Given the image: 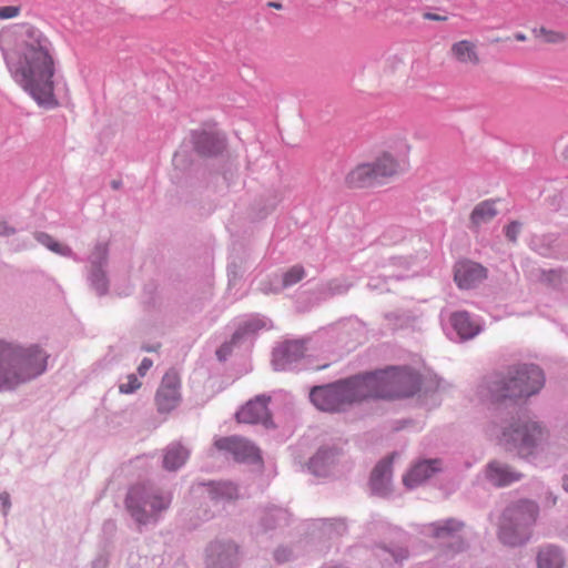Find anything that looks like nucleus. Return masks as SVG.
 <instances>
[{"label": "nucleus", "instance_id": "nucleus-20", "mask_svg": "<svg viewBox=\"0 0 568 568\" xmlns=\"http://www.w3.org/2000/svg\"><path fill=\"white\" fill-rule=\"evenodd\" d=\"M196 149L203 155H213L222 151L224 140L217 134L203 132L196 139Z\"/></svg>", "mask_w": 568, "mask_h": 568}, {"label": "nucleus", "instance_id": "nucleus-43", "mask_svg": "<svg viewBox=\"0 0 568 568\" xmlns=\"http://www.w3.org/2000/svg\"><path fill=\"white\" fill-rule=\"evenodd\" d=\"M432 18H433V19H435V20H439V19H440V18H439V17H437V16H432Z\"/></svg>", "mask_w": 568, "mask_h": 568}, {"label": "nucleus", "instance_id": "nucleus-37", "mask_svg": "<svg viewBox=\"0 0 568 568\" xmlns=\"http://www.w3.org/2000/svg\"><path fill=\"white\" fill-rule=\"evenodd\" d=\"M153 362L150 358H143L140 366L138 367V372L141 376H144L148 371L152 367Z\"/></svg>", "mask_w": 568, "mask_h": 568}, {"label": "nucleus", "instance_id": "nucleus-22", "mask_svg": "<svg viewBox=\"0 0 568 568\" xmlns=\"http://www.w3.org/2000/svg\"><path fill=\"white\" fill-rule=\"evenodd\" d=\"M236 554L237 547L232 544H213L210 547V557H212L213 565L231 564Z\"/></svg>", "mask_w": 568, "mask_h": 568}, {"label": "nucleus", "instance_id": "nucleus-13", "mask_svg": "<svg viewBox=\"0 0 568 568\" xmlns=\"http://www.w3.org/2000/svg\"><path fill=\"white\" fill-rule=\"evenodd\" d=\"M439 470V460H424L417 463L403 478L404 485L414 488Z\"/></svg>", "mask_w": 568, "mask_h": 568}, {"label": "nucleus", "instance_id": "nucleus-42", "mask_svg": "<svg viewBox=\"0 0 568 568\" xmlns=\"http://www.w3.org/2000/svg\"><path fill=\"white\" fill-rule=\"evenodd\" d=\"M0 498L2 499L3 504H7L9 496L3 495V496H0Z\"/></svg>", "mask_w": 568, "mask_h": 568}, {"label": "nucleus", "instance_id": "nucleus-35", "mask_svg": "<svg viewBox=\"0 0 568 568\" xmlns=\"http://www.w3.org/2000/svg\"><path fill=\"white\" fill-rule=\"evenodd\" d=\"M179 385H180L179 377H178L176 373H174V372L166 373L164 375V377L162 379V384H161V386H170L178 390H179Z\"/></svg>", "mask_w": 568, "mask_h": 568}, {"label": "nucleus", "instance_id": "nucleus-19", "mask_svg": "<svg viewBox=\"0 0 568 568\" xmlns=\"http://www.w3.org/2000/svg\"><path fill=\"white\" fill-rule=\"evenodd\" d=\"M452 324L457 334L464 338H471L479 332V326L470 320L467 312H458L452 316Z\"/></svg>", "mask_w": 568, "mask_h": 568}, {"label": "nucleus", "instance_id": "nucleus-39", "mask_svg": "<svg viewBox=\"0 0 568 568\" xmlns=\"http://www.w3.org/2000/svg\"><path fill=\"white\" fill-rule=\"evenodd\" d=\"M267 6L277 10H281L283 8L282 3L273 1L268 2Z\"/></svg>", "mask_w": 568, "mask_h": 568}, {"label": "nucleus", "instance_id": "nucleus-8", "mask_svg": "<svg viewBox=\"0 0 568 568\" xmlns=\"http://www.w3.org/2000/svg\"><path fill=\"white\" fill-rule=\"evenodd\" d=\"M170 501V497L150 495L145 487L139 486L133 487L129 491L126 497V507L138 523L145 524L150 517L163 509H166Z\"/></svg>", "mask_w": 568, "mask_h": 568}, {"label": "nucleus", "instance_id": "nucleus-18", "mask_svg": "<svg viewBox=\"0 0 568 568\" xmlns=\"http://www.w3.org/2000/svg\"><path fill=\"white\" fill-rule=\"evenodd\" d=\"M189 450L179 443L171 444L165 450L163 466L168 470L180 468L189 458Z\"/></svg>", "mask_w": 568, "mask_h": 568}, {"label": "nucleus", "instance_id": "nucleus-4", "mask_svg": "<svg viewBox=\"0 0 568 568\" xmlns=\"http://www.w3.org/2000/svg\"><path fill=\"white\" fill-rule=\"evenodd\" d=\"M544 374L536 365L511 367L490 386L491 399L496 403L529 397L544 386Z\"/></svg>", "mask_w": 568, "mask_h": 568}, {"label": "nucleus", "instance_id": "nucleus-38", "mask_svg": "<svg viewBox=\"0 0 568 568\" xmlns=\"http://www.w3.org/2000/svg\"><path fill=\"white\" fill-rule=\"evenodd\" d=\"M290 556V552L286 549H277L275 552V559L278 562L285 561Z\"/></svg>", "mask_w": 568, "mask_h": 568}, {"label": "nucleus", "instance_id": "nucleus-36", "mask_svg": "<svg viewBox=\"0 0 568 568\" xmlns=\"http://www.w3.org/2000/svg\"><path fill=\"white\" fill-rule=\"evenodd\" d=\"M506 236L511 242H515L517 240V236L520 232V224L518 222H511L506 226Z\"/></svg>", "mask_w": 568, "mask_h": 568}, {"label": "nucleus", "instance_id": "nucleus-3", "mask_svg": "<svg viewBox=\"0 0 568 568\" xmlns=\"http://www.w3.org/2000/svg\"><path fill=\"white\" fill-rule=\"evenodd\" d=\"M363 399H394L414 395L420 385L419 375L407 367H388L358 375Z\"/></svg>", "mask_w": 568, "mask_h": 568}, {"label": "nucleus", "instance_id": "nucleus-25", "mask_svg": "<svg viewBox=\"0 0 568 568\" xmlns=\"http://www.w3.org/2000/svg\"><path fill=\"white\" fill-rule=\"evenodd\" d=\"M537 564L538 568H561L564 561L558 549L548 547L540 550Z\"/></svg>", "mask_w": 568, "mask_h": 568}, {"label": "nucleus", "instance_id": "nucleus-34", "mask_svg": "<svg viewBox=\"0 0 568 568\" xmlns=\"http://www.w3.org/2000/svg\"><path fill=\"white\" fill-rule=\"evenodd\" d=\"M332 453L328 450H320L310 462L311 467L316 471L317 468L324 464L329 457Z\"/></svg>", "mask_w": 568, "mask_h": 568}, {"label": "nucleus", "instance_id": "nucleus-33", "mask_svg": "<svg viewBox=\"0 0 568 568\" xmlns=\"http://www.w3.org/2000/svg\"><path fill=\"white\" fill-rule=\"evenodd\" d=\"M21 13L20 6H4L0 7V20H8L17 18Z\"/></svg>", "mask_w": 568, "mask_h": 568}, {"label": "nucleus", "instance_id": "nucleus-29", "mask_svg": "<svg viewBox=\"0 0 568 568\" xmlns=\"http://www.w3.org/2000/svg\"><path fill=\"white\" fill-rule=\"evenodd\" d=\"M404 67V61L397 55H393L385 61L384 73L389 77L398 75Z\"/></svg>", "mask_w": 568, "mask_h": 568}, {"label": "nucleus", "instance_id": "nucleus-31", "mask_svg": "<svg viewBox=\"0 0 568 568\" xmlns=\"http://www.w3.org/2000/svg\"><path fill=\"white\" fill-rule=\"evenodd\" d=\"M141 387V382L133 374L126 377V382L119 386V389L123 394H131Z\"/></svg>", "mask_w": 568, "mask_h": 568}, {"label": "nucleus", "instance_id": "nucleus-7", "mask_svg": "<svg viewBox=\"0 0 568 568\" xmlns=\"http://www.w3.org/2000/svg\"><path fill=\"white\" fill-rule=\"evenodd\" d=\"M542 437L544 432L536 422L518 419L504 428L499 444L506 450H516L518 455L525 457L531 454L532 448Z\"/></svg>", "mask_w": 568, "mask_h": 568}, {"label": "nucleus", "instance_id": "nucleus-26", "mask_svg": "<svg viewBox=\"0 0 568 568\" xmlns=\"http://www.w3.org/2000/svg\"><path fill=\"white\" fill-rule=\"evenodd\" d=\"M532 33H534L535 38L540 39L545 43H549V44L561 43V42H565L567 39V36L564 32L557 31V30H550V29H547L544 27H541L539 29H534Z\"/></svg>", "mask_w": 568, "mask_h": 568}, {"label": "nucleus", "instance_id": "nucleus-11", "mask_svg": "<svg viewBox=\"0 0 568 568\" xmlns=\"http://www.w3.org/2000/svg\"><path fill=\"white\" fill-rule=\"evenodd\" d=\"M487 276L486 268L481 265L463 261L455 266V282L459 288L468 290L476 286Z\"/></svg>", "mask_w": 568, "mask_h": 568}, {"label": "nucleus", "instance_id": "nucleus-17", "mask_svg": "<svg viewBox=\"0 0 568 568\" xmlns=\"http://www.w3.org/2000/svg\"><path fill=\"white\" fill-rule=\"evenodd\" d=\"M392 473V460H383L377 464L372 471L371 487L372 490L378 495H384L387 491L389 478Z\"/></svg>", "mask_w": 568, "mask_h": 568}, {"label": "nucleus", "instance_id": "nucleus-30", "mask_svg": "<svg viewBox=\"0 0 568 568\" xmlns=\"http://www.w3.org/2000/svg\"><path fill=\"white\" fill-rule=\"evenodd\" d=\"M305 275V271L300 265L292 266L283 276V285L291 286L300 282Z\"/></svg>", "mask_w": 568, "mask_h": 568}, {"label": "nucleus", "instance_id": "nucleus-24", "mask_svg": "<svg viewBox=\"0 0 568 568\" xmlns=\"http://www.w3.org/2000/svg\"><path fill=\"white\" fill-rule=\"evenodd\" d=\"M305 346L301 341L285 342L283 346L276 351L275 358L282 357L287 362L297 361L304 355Z\"/></svg>", "mask_w": 568, "mask_h": 568}, {"label": "nucleus", "instance_id": "nucleus-41", "mask_svg": "<svg viewBox=\"0 0 568 568\" xmlns=\"http://www.w3.org/2000/svg\"><path fill=\"white\" fill-rule=\"evenodd\" d=\"M562 486H564L565 490L568 491V476L564 478Z\"/></svg>", "mask_w": 568, "mask_h": 568}, {"label": "nucleus", "instance_id": "nucleus-14", "mask_svg": "<svg viewBox=\"0 0 568 568\" xmlns=\"http://www.w3.org/2000/svg\"><path fill=\"white\" fill-rule=\"evenodd\" d=\"M450 55L460 64L475 67L480 63L477 45L469 40H460L453 43L450 47Z\"/></svg>", "mask_w": 568, "mask_h": 568}, {"label": "nucleus", "instance_id": "nucleus-32", "mask_svg": "<svg viewBox=\"0 0 568 568\" xmlns=\"http://www.w3.org/2000/svg\"><path fill=\"white\" fill-rule=\"evenodd\" d=\"M217 496L233 499L237 496L236 487L231 483H223L217 485Z\"/></svg>", "mask_w": 568, "mask_h": 568}, {"label": "nucleus", "instance_id": "nucleus-27", "mask_svg": "<svg viewBox=\"0 0 568 568\" xmlns=\"http://www.w3.org/2000/svg\"><path fill=\"white\" fill-rule=\"evenodd\" d=\"M38 241L47 246L49 250H51L54 253L61 254L63 256H70L72 254V250L63 245L57 241H54L50 235L40 233L37 235Z\"/></svg>", "mask_w": 568, "mask_h": 568}, {"label": "nucleus", "instance_id": "nucleus-6", "mask_svg": "<svg viewBox=\"0 0 568 568\" xmlns=\"http://www.w3.org/2000/svg\"><path fill=\"white\" fill-rule=\"evenodd\" d=\"M538 507L534 501L524 500L508 507L500 523V540L510 546L528 539V528L535 523Z\"/></svg>", "mask_w": 568, "mask_h": 568}, {"label": "nucleus", "instance_id": "nucleus-21", "mask_svg": "<svg viewBox=\"0 0 568 568\" xmlns=\"http://www.w3.org/2000/svg\"><path fill=\"white\" fill-rule=\"evenodd\" d=\"M155 402L160 412L168 413L178 406L180 402V393L173 387L160 386Z\"/></svg>", "mask_w": 568, "mask_h": 568}, {"label": "nucleus", "instance_id": "nucleus-16", "mask_svg": "<svg viewBox=\"0 0 568 568\" xmlns=\"http://www.w3.org/2000/svg\"><path fill=\"white\" fill-rule=\"evenodd\" d=\"M369 164L378 183L396 175L400 170L399 162L388 152L382 153Z\"/></svg>", "mask_w": 568, "mask_h": 568}, {"label": "nucleus", "instance_id": "nucleus-40", "mask_svg": "<svg viewBox=\"0 0 568 568\" xmlns=\"http://www.w3.org/2000/svg\"><path fill=\"white\" fill-rule=\"evenodd\" d=\"M515 39L517 41H526L527 38H526V36L524 33H516L515 34Z\"/></svg>", "mask_w": 568, "mask_h": 568}, {"label": "nucleus", "instance_id": "nucleus-9", "mask_svg": "<svg viewBox=\"0 0 568 568\" xmlns=\"http://www.w3.org/2000/svg\"><path fill=\"white\" fill-rule=\"evenodd\" d=\"M219 450L230 453L237 462H258V449L241 437L230 436L217 438L214 443Z\"/></svg>", "mask_w": 568, "mask_h": 568}, {"label": "nucleus", "instance_id": "nucleus-15", "mask_svg": "<svg viewBox=\"0 0 568 568\" xmlns=\"http://www.w3.org/2000/svg\"><path fill=\"white\" fill-rule=\"evenodd\" d=\"M345 183L348 187L359 189L374 185L378 182L368 162L358 164L352 169L345 176Z\"/></svg>", "mask_w": 568, "mask_h": 568}, {"label": "nucleus", "instance_id": "nucleus-12", "mask_svg": "<svg viewBox=\"0 0 568 568\" xmlns=\"http://www.w3.org/2000/svg\"><path fill=\"white\" fill-rule=\"evenodd\" d=\"M521 476L519 471L497 460L489 463L486 468V478L497 487L508 486L518 481Z\"/></svg>", "mask_w": 568, "mask_h": 568}, {"label": "nucleus", "instance_id": "nucleus-2", "mask_svg": "<svg viewBox=\"0 0 568 568\" xmlns=\"http://www.w3.org/2000/svg\"><path fill=\"white\" fill-rule=\"evenodd\" d=\"M49 355L39 345L0 339V392H10L47 369Z\"/></svg>", "mask_w": 568, "mask_h": 568}, {"label": "nucleus", "instance_id": "nucleus-1", "mask_svg": "<svg viewBox=\"0 0 568 568\" xmlns=\"http://www.w3.org/2000/svg\"><path fill=\"white\" fill-rule=\"evenodd\" d=\"M14 82L40 106L55 108V58L51 40L38 28L26 24L16 49L7 58Z\"/></svg>", "mask_w": 568, "mask_h": 568}, {"label": "nucleus", "instance_id": "nucleus-23", "mask_svg": "<svg viewBox=\"0 0 568 568\" xmlns=\"http://www.w3.org/2000/svg\"><path fill=\"white\" fill-rule=\"evenodd\" d=\"M497 214L494 202L484 201L475 206L470 215V222L475 227L491 221Z\"/></svg>", "mask_w": 568, "mask_h": 568}, {"label": "nucleus", "instance_id": "nucleus-10", "mask_svg": "<svg viewBox=\"0 0 568 568\" xmlns=\"http://www.w3.org/2000/svg\"><path fill=\"white\" fill-rule=\"evenodd\" d=\"M268 400V397L257 396L256 398L247 402L236 413L237 422L245 424L262 423L267 426L271 423V415L267 408Z\"/></svg>", "mask_w": 568, "mask_h": 568}, {"label": "nucleus", "instance_id": "nucleus-5", "mask_svg": "<svg viewBox=\"0 0 568 568\" xmlns=\"http://www.w3.org/2000/svg\"><path fill=\"white\" fill-rule=\"evenodd\" d=\"M312 403L323 412H341L363 402L358 375L324 386H315L310 393Z\"/></svg>", "mask_w": 568, "mask_h": 568}, {"label": "nucleus", "instance_id": "nucleus-28", "mask_svg": "<svg viewBox=\"0 0 568 568\" xmlns=\"http://www.w3.org/2000/svg\"><path fill=\"white\" fill-rule=\"evenodd\" d=\"M462 527V524L455 520H448L444 525H434L433 534L437 538H445L450 536L452 534L458 531Z\"/></svg>", "mask_w": 568, "mask_h": 568}]
</instances>
